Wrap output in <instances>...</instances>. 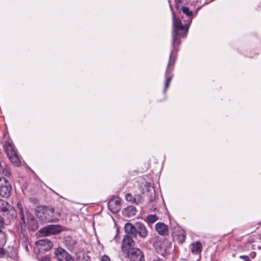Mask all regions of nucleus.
I'll use <instances>...</instances> for the list:
<instances>
[{
    "instance_id": "obj_1",
    "label": "nucleus",
    "mask_w": 261,
    "mask_h": 261,
    "mask_svg": "<svg viewBox=\"0 0 261 261\" xmlns=\"http://www.w3.org/2000/svg\"><path fill=\"white\" fill-rule=\"evenodd\" d=\"M173 17V44L179 45L180 43V39L177 36H182L186 34L188 30V24H183L179 18H176L174 14Z\"/></svg>"
},
{
    "instance_id": "obj_2",
    "label": "nucleus",
    "mask_w": 261,
    "mask_h": 261,
    "mask_svg": "<svg viewBox=\"0 0 261 261\" xmlns=\"http://www.w3.org/2000/svg\"><path fill=\"white\" fill-rule=\"evenodd\" d=\"M10 172L0 164V195L3 197H8L10 195L11 186L4 176H9Z\"/></svg>"
},
{
    "instance_id": "obj_3",
    "label": "nucleus",
    "mask_w": 261,
    "mask_h": 261,
    "mask_svg": "<svg viewBox=\"0 0 261 261\" xmlns=\"http://www.w3.org/2000/svg\"><path fill=\"white\" fill-rule=\"evenodd\" d=\"M4 147L10 161L15 165L17 166H19L20 161L13 145L8 141H6Z\"/></svg>"
},
{
    "instance_id": "obj_4",
    "label": "nucleus",
    "mask_w": 261,
    "mask_h": 261,
    "mask_svg": "<svg viewBox=\"0 0 261 261\" xmlns=\"http://www.w3.org/2000/svg\"><path fill=\"white\" fill-rule=\"evenodd\" d=\"M61 227L58 225H50L41 229L39 231L40 237L47 236L50 234H57L60 232Z\"/></svg>"
},
{
    "instance_id": "obj_5",
    "label": "nucleus",
    "mask_w": 261,
    "mask_h": 261,
    "mask_svg": "<svg viewBox=\"0 0 261 261\" xmlns=\"http://www.w3.org/2000/svg\"><path fill=\"white\" fill-rule=\"evenodd\" d=\"M54 254L59 261H74L72 256L61 247L57 248L55 250Z\"/></svg>"
},
{
    "instance_id": "obj_6",
    "label": "nucleus",
    "mask_w": 261,
    "mask_h": 261,
    "mask_svg": "<svg viewBox=\"0 0 261 261\" xmlns=\"http://www.w3.org/2000/svg\"><path fill=\"white\" fill-rule=\"evenodd\" d=\"M39 217L46 222H56L59 220L58 217L55 216L54 210L53 208L45 210L43 212V215Z\"/></svg>"
},
{
    "instance_id": "obj_7",
    "label": "nucleus",
    "mask_w": 261,
    "mask_h": 261,
    "mask_svg": "<svg viewBox=\"0 0 261 261\" xmlns=\"http://www.w3.org/2000/svg\"><path fill=\"white\" fill-rule=\"evenodd\" d=\"M135 242L132 237L129 235H125L122 240L121 249L124 253H127L131 249H134L135 246Z\"/></svg>"
},
{
    "instance_id": "obj_8",
    "label": "nucleus",
    "mask_w": 261,
    "mask_h": 261,
    "mask_svg": "<svg viewBox=\"0 0 261 261\" xmlns=\"http://www.w3.org/2000/svg\"><path fill=\"white\" fill-rule=\"evenodd\" d=\"M126 253L130 261H143L144 255L142 251L138 248L131 249Z\"/></svg>"
},
{
    "instance_id": "obj_9",
    "label": "nucleus",
    "mask_w": 261,
    "mask_h": 261,
    "mask_svg": "<svg viewBox=\"0 0 261 261\" xmlns=\"http://www.w3.org/2000/svg\"><path fill=\"white\" fill-rule=\"evenodd\" d=\"M167 241L166 240H161L158 239L153 243V246L159 253L164 254L166 253L167 250Z\"/></svg>"
},
{
    "instance_id": "obj_10",
    "label": "nucleus",
    "mask_w": 261,
    "mask_h": 261,
    "mask_svg": "<svg viewBox=\"0 0 261 261\" xmlns=\"http://www.w3.org/2000/svg\"><path fill=\"white\" fill-rule=\"evenodd\" d=\"M121 199L118 198H114L111 199L108 202V207L113 213H117L121 209Z\"/></svg>"
},
{
    "instance_id": "obj_11",
    "label": "nucleus",
    "mask_w": 261,
    "mask_h": 261,
    "mask_svg": "<svg viewBox=\"0 0 261 261\" xmlns=\"http://www.w3.org/2000/svg\"><path fill=\"white\" fill-rule=\"evenodd\" d=\"M36 244L40 250L48 251L53 246L52 242L47 239L39 240L36 242Z\"/></svg>"
},
{
    "instance_id": "obj_12",
    "label": "nucleus",
    "mask_w": 261,
    "mask_h": 261,
    "mask_svg": "<svg viewBox=\"0 0 261 261\" xmlns=\"http://www.w3.org/2000/svg\"><path fill=\"white\" fill-rule=\"evenodd\" d=\"M137 234L142 239H145L148 234L147 229L145 225L141 222H136Z\"/></svg>"
},
{
    "instance_id": "obj_13",
    "label": "nucleus",
    "mask_w": 261,
    "mask_h": 261,
    "mask_svg": "<svg viewBox=\"0 0 261 261\" xmlns=\"http://www.w3.org/2000/svg\"><path fill=\"white\" fill-rule=\"evenodd\" d=\"M27 223L29 225L28 228L31 230H35L38 228V223L35 220L33 215H31L29 212H27Z\"/></svg>"
},
{
    "instance_id": "obj_14",
    "label": "nucleus",
    "mask_w": 261,
    "mask_h": 261,
    "mask_svg": "<svg viewBox=\"0 0 261 261\" xmlns=\"http://www.w3.org/2000/svg\"><path fill=\"white\" fill-rule=\"evenodd\" d=\"M155 229L158 233L162 236H166L168 234V227L163 222H158L155 224Z\"/></svg>"
},
{
    "instance_id": "obj_15",
    "label": "nucleus",
    "mask_w": 261,
    "mask_h": 261,
    "mask_svg": "<svg viewBox=\"0 0 261 261\" xmlns=\"http://www.w3.org/2000/svg\"><path fill=\"white\" fill-rule=\"evenodd\" d=\"M126 235H131L133 237L136 238L137 237V228L136 223L134 225L132 223H127L124 226Z\"/></svg>"
},
{
    "instance_id": "obj_16",
    "label": "nucleus",
    "mask_w": 261,
    "mask_h": 261,
    "mask_svg": "<svg viewBox=\"0 0 261 261\" xmlns=\"http://www.w3.org/2000/svg\"><path fill=\"white\" fill-rule=\"evenodd\" d=\"M190 249L193 253L197 254L202 250V244L199 242L194 243L191 245Z\"/></svg>"
},
{
    "instance_id": "obj_17",
    "label": "nucleus",
    "mask_w": 261,
    "mask_h": 261,
    "mask_svg": "<svg viewBox=\"0 0 261 261\" xmlns=\"http://www.w3.org/2000/svg\"><path fill=\"white\" fill-rule=\"evenodd\" d=\"M12 209V206L7 201L0 199V211L3 213H7Z\"/></svg>"
},
{
    "instance_id": "obj_18",
    "label": "nucleus",
    "mask_w": 261,
    "mask_h": 261,
    "mask_svg": "<svg viewBox=\"0 0 261 261\" xmlns=\"http://www.w3.org/2000/svg\"><path fill=\"white\" fill-rule=\"evenodd\" d=\"M182 12L184 14H186L188 17L189 20H188V23L186 24H188V26L189 25V24L191 23L192 20V16L193 15V11H190L189 8L187 7H182L181 9Z\"/></svg>"
},
{
    "instance_id": "obj_19",
    "label": "nucleus",
    "mask_w": 261,
    "mask_h": 261,
    "mask_svg": "<svg viewBox=\"0 0 261 261\" xmlns=\"http://www.w3.org/2000/svg\"><path fill=\"white\" fill-rule=\"evenodd\" d=\"M125 199L127 201L132 202L136 204H139L141 201V197L140 196L134 197L130 194H126Z\"/></svg>"
},
{
    "instance_id": "obj_20",
    "label": "nucleus",
    "mask_w": 261,
    "mask_h": 261,
    "mask_svg": "<svg viewBox=\"0 0 261 261\" xmlns=\"http://www.w3.org/2000/svg\"><path fill=\"white\" fill-rule=\"evenodd\" d=\"M18 207L19 210V213L20 216V225H21V226H22V225H25V224L24 215L23 212L22 205L18 204Z\"/></svg>"
},
{
    "instance_id": "obj_21",
    "label": "nucleus",
    "mask_w": 261,
    "mask_h": 261,
    "mask_svg": "<svg viewBox=\"0 0 261 261\" xmlns=\"http://www.w3.org/2000/svg\"><path fill=\"white\" fill-rule=\"evenodd\" d=\"M159 219V217L155 215H149L147 217V221L149 223H153Z\"/></svg>"
},
{
    "instance_id": "obj_22",
    "label": "nucleus",
    "mask_w": 261,
    "mask_h": 261,
    "mask_svg": "<svg viewBox=\"0 0 261 261\" xmlns=\"http://www.w3.org/2000/svg\"><path fill=\"white\" fill-rule=\"evenodd\" d=\"M172 54V53H171L170 55L169 61L168 64L167 69L166 70V74H167V72L169 71L170 67L173 66L174 63V60H172V59H171Z\"/></svg>"
},
{
    "instance_id": "obj_23",
    "label": "nucleus",
    "mask_w": 261,
    "mask_h": 261,
    "mask_svg": "<svg viewBox=\"0 0 261 261\" xmlns=\"http://www.w3.org/2000/svg\"><path fill=\"white\" fill-rule=\"evenodd\" d=\"M171 79H172V76H169L167 79L165 84V89H164L165 92L166 91V90L169 87V85L171 81Z\"/></svg>"
},
{
    "instance_id": "obj_24",
    "label": "nucleus",
    "mask_w": 261,
    "mask_h": 261,
    "mask_svg": "<svg viewBox=\"0 0 261 261\" xmlns=\"http://www.w3.org/2000/svg\"><path fill=\"white\" fill-rule=\"evenodd\" d=\"M70 242L71 243V244L72 245V249H73L74 247H76L77 242L75 240L71 239L70 240Z\"/></svg>"
},
{
    "instance_id": "obj_25",
    "label": "nucleus",
    "mask_w": 261,
    "mask_h": 261,
    "mask_svg": "<svg viewBox=\"0 0 261 261\" xmlns=\"http://www.w3.org/2000/svg\"><path fill=\"white\" fill-rule=\"evenodd\" d=\"M3 219H2V217H0V226L3 224ZM0 234L3 236V239L5 238V235L4 233H3L2 230H0Z\"/></svg>"
},
{
    "instance_id": "obj_26",
    "label": "nucleus",
    "mask_w": 261,
    "mask_h": 261,
    "mask_svg": "<svg viewBox=\"0 0 261 261\" xmlns=\"http://www.w3.org/2000/svg\"><path fill=\"white\" fill-rule=\"evenodd\" d=\"M101 261H110V258L107 255H103L101 258Z\"/></svg>"
},
{
    "instance_id": "obj_27",
    "label": "nucleus",
    "mask_w": 261,
    "mask_h": 261,
    "mask_svg": "<svg viewBox=\"0 0 261 261\" xmlns=\"http://www.w3.org/2000/svg\"><path fill=\"white\" fill-rule=\"evenodd\" d=\"M41 261H51V260L49 257L45 256L41 258Z\"/></svg>"
},
{
    "instance_id": "obj_28",
    "label": "nucleus",
    "mask_w": 261,
    "mask_h": 261,
    "mask_svg": "<svg viewBox=\"0 0 261 261\" xmlns=\"http://www.w3.org/2000/svg\"><path fill=\"white\" fill-rule=\"evenodd\" d=\"M240 258L243 259L244 261H249V257L246 255H241L240 256Z\"/></svg>"
},
{
    "instance_id": "obj_29",
    "label": "nucleus",
    "mask_w": 261,
    "mask_h": 261,
    "mask_svg": "<svg viewBox=\"0 0 261 261\" xmlns=\"http://www.w3.org/2000/svg\"><path fill=\"white\" fill-rule=\"evenodd\" d=\"M180 237L181 238V240H180V242L181 243H182L185 240V238H186V236L185 235L182 233L181 236H180Z\"/></svg>"
},
{
    "instance_id": "obj_30",
    "label": "nucleus",
    "mask_w": 261,
    "mask_h": 261,
    "mask_svg": "<svg viewBox=\"0 0 261 261\" xmlns=\"http://www.w3.org/2000/svg\"><path fill=\"white\" fill-rule=\"evenodd\" d=\"M4 253L5 252L4 249L0 247V257L3 256Z\"/></svg>"
},
{
    "instance_id": "obj_31",
    "label": "nucleus",
    "mask_w": 261,
    "mask_h": 261,
    "mask_svg": "<svg viewBox=\"0 0 261 261\" xmlns=\"http://www.w3.org/2000/svg\"><path fill=\"white\" fill-rule=\"evenodd\" d=\"M55 216L58 217V218L60 216V212H54Z\"/></svg>"
},
{
    "instance_id": "obj_32",
    "label": "nucleus",
    "mask_w": 261,
    "mask_h": 261,
    "mask_svg": "<svg viewBox=\"0 0 261 261\" xmlns=\"http://www.w3.org/2000/svg\"><path fill=\"white\" fill-rule=\"evenodd\" d=\"M154 199V197H152L150 199L149 201L151 202V201H152L153 199Z\"/></svg>"
}]
</instances>
